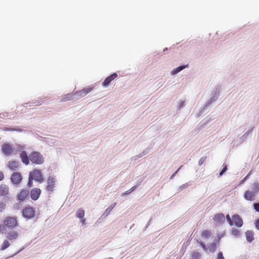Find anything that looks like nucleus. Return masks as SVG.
<instances>
[{
  "label": "nucleus",
  "instance_id": "79ce46f5",
  "mask_svg": "<svg viewBox=\"0 0 259 259\" xmlns=\"http://www.w3.org/2000/svg\"><path fill=\"white\" fill-rule=\"evenodd\" d=\"M218 242H219L220 240V239H221V238L223 237L222 235H218Z\"/></svg>",
  "mask_w": 259,
  "mask_h": 259
},
{
  "label": "nucleus",
  "instance_id": "c9c22d12",
  "mask_svg": "<svg viewBox=\"0 0 259 259\" xmlns=\"http://www.w3.org/2000/svg\"><path fill=\"white\" fill-rule=\"evenodd\" d=\"M239 232L237 229L233 230L232 231V234L234 235H237L239 234Z\"/></svg>",
  "mask_w": 259,
  "mask_h": 259
},
{
  "label": "nucleus",
  "instance_id": "a211bd4d",
  "mask_svg": "<svg viewBox=\"0 0 259 259\" xmlns=\"http://www.w3.org/2000/svg\"><path fill=\"white\" fill-rule=\"evenodd\" d=\"M8 166L12 170H16L19 166V162L15 160L9 161Z\"/></svg>",
  "mask_w": 259,
  "mask_h": 259
},
{
  "label": "nucleus",
  "instance_id": "a18cd8bd",
  "mask_svg": "<svg viewBox=\"0 0 259 259\" xmlns=\"http://www.w3.org/2000/svg\"><path fill=\"white\" fill-rule=\"evenodd\" d=\"M81 222H82V224H85V220H82L81 221Z\"/></svg>",
  "mask_w": 259,
  "mask_h": 259
},
{
  "label": "nucleus",
  "instance_id": "5701e85b",
  "mask_svg": "<svg viewBox=\"0 0 259 259\" xmlns=\"http://www.w3.org/2000/svg\"><path fill=\"white\" fill-rule=\"evenodd\" d=\"M91 91V89L87 88L84 89L81 91L78 92V94L80 96H85Z\"/></svg>",
  "mask_w": 259,
  "mask_h": 259
},
{
  "label": "nucleus",
  "instance_id": "20e7f679",
  "mask_svg": "<svg viewBox=\"0 0 259 259\" xmlns=\"http://www.w3.org/2000/svg\"><path fill=\"white\" fill-rule=\"evenodd\" d=\"M2 150L6 155H11L16 154V151L15 148L8 143L3 144L2 146Z\"/></svg>",
  "mask_w": 259,
  "mask_h": 259
},
{
  "label": "nucleus",
  "instance_id": "f257e3e1",
  "mask_svg": "<svg viewBox=\"0 0 259 259\" xmlns=\"http://www.w3.org/2000/svg\"><path fill=\"white\" fill-rule=\"evenodd\" d=\"M3 223V225H0V232L2 233L6 230V227L13 229L19 226V222L16 217H6Z\"/></svg>",
  "mask_w": 259,
  "mask_h": 259
},
{
  "label": "nucleus",
  "instance_id": "c85d7f7f",
  "mask_svg": "<svg viewBox=\"0 0 259 259\" xmlns=\"http://www.w3.org/2000/svg\"><path fill=\"white\" fill-rule=\"evenodd\" d=\"M253 206L254 210L257 212H259V202L253 203Z\"/></svg>",
  "mask_w": 259,
  "mask_h": 259
},
{
  "label": "nucleus",
  "instance_id": "9d476101",
  "mask_svg": "<svg viewBox=\"0 0 259 259\" xmlns=\"http://www.w3.org/2000/svg\"><path fill=\"white\" fill-rule=\"evenodd\" d=\"M233 225L240 228L243 225V220L240 215L238 214H235L232 216Z\"/></svg>",
  "mask_w": 259,
  "mask_h": 259
},
{
  "label": "nucleus",
  "instance_id": "1a4fd4ad",
  "mask_svg": "<svg viewBox=\"0 0 259 259\" xmlns=\"http://www.w3.org/2000/svg\"><path fill=\"white\" fill-rule=\"evenodd\" d=\"M22 176L20 172H15L12 174L11 180L14 184H19L22 181Z\"/></svg>",
  "mask_w": 259,
  "mask_h": 259
},
{
  "label": "nucleus",
  "instance_id": "aec40b11",
  "mask_svg": "<svg viewBox=\"0 0 259 259\" xmlns=\"http://www.w3.org/2000/svg\"><path fill=\"white\" fill-rule=\"evenodd\" d=\"M246 239L248 242H251L254 239L253 233L251 231H247L245 233Z\"/></svg>",
  "mask_w": 259,
  "mask_h": 259
},
{
  "label": "nucleus",
  "instance_id": "393cba45",
  "mask_svg": "<svg viewBox=\"0 0 259 259\" xmlns=\"http://www.w3.org/2000/svg\"><path fill=\"white\" fill-rule=\"evenodd\" d=\"M200 256L201 254L198 252H193L191 255L192 259H198Z\"/></svg>",
  "mask_w": 259,
  "mask_h": 259
},
{
  "label": "nucleus",
  "instance_id": "9b49d317",
  "mask_svg": "<svg viewBox=\"0 0 259 259\" xmlns=\"http://www.w3.org/2000/svg\"><path fill=\"white\" fill-rule=\"evenodd\" d=\"M6 237L9 240L13 241L18 238L19 234L15 230H11L6 233Z\"/></svg>",
  "mask_w": 259,
  "mask_h": 259
},
{
  "label": "nucleus",
  "instance_id": "412c9836",
  "mask_svg": "<svg viewBox=\"0 0 259 259\" xmlns=\"http://www.w3.org/2000/svg\"><path fill=\"white\" fill-rule=\"evenodd\" d=\"M186 67H187V65L179 66V67H177L176 68L174 69L171 71V74L172 75H176V74H177L178 73L180 72L181 70H182L183 69L185 68Z\"/></svg>",
  "mask_w": 259,
  "mask_h": 259
},
{
  "label": "nucleus",
  "instance_id": "f8f14e48",
  "mask_svg": "<svg viewBox=\"0 0 259 259\" xmlns=\"http://www.w3.org/2000/svg\"><path fill=\"white\" fill-rule=\"evenodd\" d=\"M117 77V74L116 73H114L111 75L108 76L105 80L102 82V84L104 87H108L115 78Z\"/></svg>",
  "mask_w": 259,
  "mask_h": 259
},
{
  "label": "nucleus",
  "instance_id": "ea45409f",
  "mask_svg": "<svg viewBox=\"0 0 259 259\" xmlns=\"http://www.w3.org/2000/svg\"><path fill=\"white\" fill-rule=\"evenodd\" d=\"M135 188H136V187L134 186L132 188H131L130 190H128V191L130 192H132L133 191H134L135 190Z\"/></svg>",
  "mask_w": 259,
  "mask_h": 259
},
{
  "label": "nucleus",
  "instance_id": "2eb2a0df",
  "mask_svg": "<svg viewBox=\"0 0 259 259\" xmlns=\"http://www.w3.org/2000/svg\"><path fill=\"white\" fill-rule=\"evenodd\" d=\"M244 197L247 200L253 201L255 198V192L251 191H246L244 194Z\"/></svg>",
  "mask_w": 259,
  "mask_h": 259
},
{
  "label": "nucleus",
  "instance_id": "b1692460",
  "mask_svg": "<svg viewBox=\"0 0 259 259\" xmlns=\"http://www.w3.org/2000/svg\"><path fill=\"white\" fill-rule=\"evenodd\" d=\"M10 245V243L9 242L8 240H5L4 241L3 244L1 246V250H4L7 248H8Z\"/></svg>",
  "mask_w": 259,
  "mask_h": 259
},
{
  "label": "nucleus",
  "instance_id": "f3484780",
  "mask_svg": "<svg viewBox=\"0 0 259 259\" xmlns=\"http://www.w3.org/2000/svg\"><path fill=\"white\" fill-rule=\"evenodd\" d=\"M20 157L24 164L25 165H28L29 164V156H28L25 151H22L20 154Z\"/></svg>",
  "mask_w": 259,
  "mask_h": 259
},
{
  "label": "nucleus",
  "instance_id": "2f4dec72",
  "mask_svg": "<svg viewBox=\"0 0 259 259\" xmlns=\"http://www.w3.org/2000/svg\"><path fill=\"white\" fill-rule=\"evenodd\" d=\"M224 167L222 170L220 172V175L222 176L227 169V166L226 165H224Z\"/></svg>",
  "mask_w": 259,
  "mask_h": 259
},
{
  "label": "nucleus",
  "instance_id": "bb28decb",
  "mask_svg": "<svg viewBox=\"0 0 259 259\" xmlns=\"http://www.w3.org/2000/svg\"><path fill=\"white\" fill-rule=\"evenodd\" d=\"M6 204L3 202H0V212H2L6 208Z\"/></svg>",
  "mask_w": 259,
  "mask_h": 259
},
{
  "label": "nucleus",
  "instance_id": "ddd939ff",
  "mask_svg": "<svg viewBox=\"0 0 259 259\" xmlns=\"http://www.w3.org/2000/svg\"><path fill=\"white\" fill-rule=\"evenodd\" d=\"M213 220L217 224H221L225 222V217L223 213H218L214 215Z\"/></svg>",
  "mask_w": 259,
  "mask_h": 259
},
{
  "label": "nucleus",
  "instance_id": "4be33fe9",
  "mask_svg": "<svg viewBox=\"0 0 259 259\" xmlns=\"http://www.w3.org/2000/svg\"><path fill=\"white\" fill-rule=\"evenodd\" d=\"M84 216V210L82 208L77 210L76 213V217L79 219H82Z\"/></svg>",
  "mask_w": 259,
  "mask_h": 259
},
{
  "label": "nucleus",
  "instance_id": "cd10ccee",
  "mask_svg": "<svg viewBox=\"0 0 259 259\" xmlns=\"http://www.w3.org/2000/svg\"><path fill=\"white\" fill-rule=\"evenodd\" d=\"M226 219L227 221L229 222L230 226H233V222L232 221V218L231 219L229 215V214H227L226 215Z\"/></svg>",
  "mask_w": 259,
  "mask_h": 259
},
{
  "label": "nucleus",
  "instance_id": "a19ab883",
  "mask_svg": "<svg viewBox=\"0 0 259 259\" xmlns=\"http://www.w3.org/2000/svg\"><path fill=\"white\" fill-rule=\"evenodd\" d=\"M135 188H136V187L134 186L132 188H131L130 190H128V191L130 192H132L133 191H134L135 190Z\"/></svg>",
  "mask_w": 259,
  "mask_h": 259
},
{
  "label": "nucleus",
  "instance_id": "39448f33",
  "mask_svg": "<svg viewBox=\"0 0 259 259\" xmlns=\"http://www.w3.org/2000/svg\"><path fill=\"white\" fill-rule=\"evenodd\" d=\"M0 197H5L10 199V189L9 187L5 184L0 185Z\"/></svg>",
  "mask_w": 259,
  "mask_h": 259
},
{
  "label": "nucleus",
  "instance_id": "0eeeda50",
  "mask_svg": "<svg viewBox=\"0 0 259 259\" xmlns=\"http://www.w3.org/2000/svg\"><path fill=\"white\" fill-rule=\"evenodd\" d=\"M199 244L202 247V248L204 250L206 251L207 250H209L210 252H214L217 250V243H209L207 247L205 245V243L201 241L199 242Z\"/></svg>",
  "mask_w": 259,
  "mask_h": 259
},
{
  "label": "nucleus",
  "instance_id": "f03ea898",
  "mask_svg": "<svg viewBox=\"0 0 259 259\" xmlns=\"http://www.w3.org/2000/svg\"><path fill=\"white\" fill-rule=\"evenodd\" d=\"M29 159L33 164H41L44 162V158L42 154L38 152H32L29 155Z\"/></svg>",
  "mask_w": 259,
  "mask_h": 259
},
{
  "label": "nucleus",
  "instance_id": "6e6552de",
  "mask_svg": "<svg viewBox=\"0 0 259 259\" xmlns=\"http://www.w3.org/2000/svg\"><path fill=\"white\" fill-rule=\"evenodd\" d=\"M56 180L52 176H49L47 180V186L46 190L49 192H52L55 187Z\"/></svg>",
  "mask_w": 259,
  "mask_h": 259
},
{
  "label": "nucleus",
  "instance_id": "dca6fc26",
  "mask_svg": "<svg viewBox=\"0 0 259 259\" xmlns=\"http://www.w3.org/2000/svg\"><path fill=\"white\" fill-rule=\"evenodd\" d=\"M28 194L29 191L28 190L23 189L17 194L18 199L23 201L28 197Z\"/></svg>",
  "mask_w": 259,
  "mask_h": 259
},
{
  "label": "nucleus",
  "instance_id": "4468645a",
  "mask_svg": "<svg viewBox=\"0 0 259 259\" xmlns=\"http://www.w3.org/2000/svg\"><path fill=\"white\" fill-rule=\"evenodd\" d=\"M41 193V190L38 188H34L30 192L31 198L33 200L38 199Z\"/></svg>",
  "mask_w": 259,
  "mask_h": 259
},
{
  "label": "nucleus",
  "instance_id": "c756f323",
  "mask_svg": "<svg viewBox=\"0 0 259 259\" xmlns=\"http://www.w3.org/2000/svg\"><path fill=\"white\" fill-rule=\"evenodd\" d=\"M206 159V157H201V158L199 159V161H198V164H199V165H202V164L204 162V161H205Z\"/></svg>",
  "mask_w": 259,
  "mask_h": 259
},
{
  "label": "nucleus",
  "instance_id": "423d86ee",
  "mask_svg": "<svg viewBox=\"0 0 259 259\" xmlns=\"http://www.w3.org/2000/svg\"><path fill=\"white\" fill-rule=\"evenodd\" d=\"M23 217L27 219H31L34 217L35 211L33 208L31 207H26L22 211Z\"/></svg>",
  "mask_w": 259,
  "mask_h": 259
},
{
  "label": "nucleus",
  "instance_id": "37998d69",
  "mask_svg": "<svg viewBox=\"0 0 259 259\" xmlns=\"http://www.w3.org/2000/svg\"><path fill=\"white\" fill-rule=\"evenodd\" d=\"M131 192L128 191V190H127V191H126L125 193H123L122 195H126V194H129Z\"/></svg>",
  "mask_w": 259,
  "mask_h": 259
},
{
  "label": "nucleus",
  "instance_id": "58836bf2",
  "mask_svg": "<svg viewBox=\"0 0 259 259\" xmlns=\"http://www.w3.org/2000/svg\"><path fill=\"white\" fill-rule=\"evenodd\" d=\"M182 166H181L180 167H179V168H178V170H177V171H176L174 174H172V176H171L172 177H174V176H175V175H176V174L178 172V171H179V169L181 168V167H182Z\"/></svg>",
  "mask_w": 259,
  "mask_h": 259
},
{
  "label": "nucleus",
  "instance_id": "49530a36",
  "mask_svg": "<svg viewBox=\"0 0 259 259\" xmlns=\"http://www.w3.org/2000/svg\"><path fill=\"white\" fill-rule=\"evenodd\" d=\"M183 104H184V102H182L181 103V104H180V106H182L183 105Z\"/></svg>",
  "mask_w": 259,
  "mask_h": 259
},
{
  "label": "nucleus",
  "instance_id": "e433bc0d",
  "mask_svg": "<svg viewBox=\"0 0 259 259\" xmlns=\"http://www.w3.org/2000/svg\"><path fill=\"white\" fill-rule=\"evenodd\" d=\"M4 179V173L0 170V181H2Z\"/></svg>",
  "mask_w": 259,
  "mask_h": 259
},
{
  "label": "nucleus",
  "instance_id": "4c0bfd02",
  "mask_svg": "<svg viewBox=\"0 0 259 259\" xmlns=\"http://www.w3.org/2000/svg\"><path fill=\"white\" fill-rule=\"evenodd\" d=\"M116 203H114L113 204H112L109 207L112 209L116 205Z\"/></svg>",
  "mask_w": 259,
  "mask_h": 259
},
{
  "label": "nucleus",
  "instance_id": "473e14b6",
  "mask_svg": "<svg viewBox=\"0 0 259 259\" xmlns=\"http://www.w3.org/2000/svg\"><path fill=\"white\" fill-rule=\"evenodd\" d=\"M217 259H225L223 253L222 252H220L218 253Z\"/></svg>",
  "mask_w": 259,
  "mask_h": 259
},
{
  "label": "nucleus",
  "instance_id": "a878e982",
  "mask_svg": "<svg viewBox=\"0 0 259 259\" xmlns=\"http://www.w3.org/2000/svg\"><path fill=\"white\" fill-rule=\"evenodd\" d=\"M10 115V113L7 111H4L0 113V117L2 118H5L6 117H8Z\"/></svg>",
  "mask_w": 259,
  "mask_h": 259
},
{
  "label": "nucleus",
  "instance_id": "7ed1b4c3",
  "mask_svg": "<svg viewBox=\"0 0 259 259\" xmlns=\"http://www.w3.org/2000/svg\"><path fill=\"white\" fill-rule=\"evenodd\" d=\"M29 176L33 179L34 181L38 182L40 183L44 181V177L42 173L40 170L34 169L30 171Z\"/></svg>",
  "mask_w": 259,
  "mask_h": 259
},
{
  "label": "nucleus",
  "instance_id": "7c9ffc66",
  "mask_svg": "<svg viewBox=\"0 0 259 259\" xmlns=\"http://www.w3.org/2000/svg\"><path fill=\"white\" fill-rule=\"evenodd\" d=\"M33 180H34L29 176L28 182L27 184L28 187H31L32 186Z\"/></svg>",
  "mask_w": 259,
  "mask_h": 259
},
{
  "label": "nucleus",
  "instance_id": "f704fd0d",
  "mask_svg": "<svg viewBox=\"0 0 259 259\" xmlns=\"http://www.w3.org/2000/svg\"><path fill=\"white\" fill-rule=\"evenodd\" d=\"M254 224L256 229L259 230V219L255 222Z\"/></svg>",
  "mask_w": 259,
  "mask_h": 259
},
{
  "label": "nucleus",
  "instance_id": "72a5a7b5",
  "mask_svg": "<svg viewBox=\"0 0 259 259\" xmlns=\"http://www.w3.org/2000/svg\"><path fill=\"white\" fill-rule=\"evenodd\" d=\"M111 210L112 209L109 207L105 210V213L106 214V215H108Z\"/></svg>",
  "mask_w": 259,
  "mask_h": 259
},
{
  "label": "nucleus",
  "instance_id": "c03bdc74",
  "mask_svg": "<svg viewBox=\"0 0 259 259\" xmlns=\"http://www.w3.org/2000/svg\"><path fill=\"white\" fill-rule=\"evenodd\" d=\"M255 185L256 188L257 189H259V185L258 184H255Z\"/></svg>",
  "mask_w": 259,
  "mask_h": 259
},
{
  "label": "nucleus",
  "instance_id": "6ab92c4d",
  "mask_svg": "<svg viewBox=\"0 0 259 259\" xmlns=\"http://www.w3.org/2000/svg\"><path fill=\"white\" fill-rule=\"evenodd\" d=\"M212 236V233L208 230H204L201 232V236L204 239H208Z\"/></svg>",
  "mask_w": 259,
  "mask_h": 259
}]
</instances>
